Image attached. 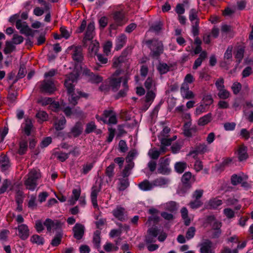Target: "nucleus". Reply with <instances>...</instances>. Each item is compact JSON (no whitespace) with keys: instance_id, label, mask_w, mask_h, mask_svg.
<instances>
[{"instance_id":"1","label":"nucleus","mask_w":253,"mask_h":253,"mask_svg":"<svg viewBox=\"0 0 253 253\" xmlns=\"http://www.w3.org/2000/svg\"><path fill=\"white\" fill-rule=\"evenodd\" d=\"M77 77L73 74H70L65 81L64 85L67 90L68 94L70 96L69 97L70 103L75 106L78 103V100L81 97L86 98L88 95L86 93H83L81 91H77L78 95L74 92V83L77 81Z\"/></svg>"},{"instance_id":"2","label":"nucleus","mask_w":253,"mask_h":253,"mask_svg":"<svg viewBox=\"0 0 253 253\" xmlns=\"http://www.w3.org/2000/svg\"><path fill=\"white\" fill-rule=\"evenodd\" d=\"M41 176L39 170L36 169L31 170L24 177V184L26 189L34 191L38 185V180L41 178Z\"/></svg>"},{"instance_id":"3","label":"nucleus","mask_w":253,"mask_h":253,"mask_svg":"<svg viewBox=\"0 0 253 253\" xmlns=\"http://www.w3.org/2000/svg\"><path fill=\"white\" fill-rule=\"evenodd\" d=\"M146 43L151 50L150 55L152 58L158 59L163 53L164 46L162 42L154 40L147 41Z\"/></svg>"},{"instance_id":"4","label":"nucleus","mask_w":253,"mask_h":253,"mask_svg":"<svg viewBox=\"0 0 253 253\" xmlns=\"http://www.w3.org/2000/svg\"><path fill=\"white\" fill-rule=\"evenodd\" d=\"M114 24L111 25L112 29H116L118 27L125 25L128 21V18L124 10H116L112 13Z\"/></svg>"},{"instance_id":"5","label":"nucleus","mask_w":253,"mask_h":253,"mask_svg":"<svg viewBox=\"0 0 253 253\" xmlns=\"http://www.w3.org/2000/svg\"><path fill=\"white\" fill-rule=\"evenodd\" d=\"M121 72V70L117 69L108 79L109 85L114 92L118 90L120 87L122 77H118L120 76Z\"/></svg>"},{"instance_id":"6","label":"nucleus","mask_w":253,"mask_h":253,"mask_svg":"<svg viewBox=\"0 0 253 253\" xmlns=\"http://www.w3.org/2000/svg\"><path fill=\"white\" fill-rule=\"evenodd\" d=\"M170 159L169 158L165 157L161 158L159 164L157 172L162 174H168L170 172L169 163Z\"/></svg>"},{"instance_id":"7","label":"nucleus","mask_w":253,"mask_h":253,"mask_svg":"<svg viewBox=\"0 0 253 253\" xmlns=\"http://www.w3.org/2000/svg\"><path fill=\"white\" fill-rule=\"evenodd\" d=\"M95 26L93 22L89 23L87 26L86 30L84 34L82 42L84 46L87 45V42L93 39L95 35Z\"/></svg>"},{"instance_id":"8","label":"nucleus","mask_w":253,"mask_h":253,"mask_svg":"<svg viewBox=\"0 0 253 253\" xmlns=\"http://www.w3.org/2000/svg\"><path fill=\"white\" fill-rule=\"evenodd\" d=\"M159 233L160 228L157 226H155L149 228L145 237V242L146 244L155 243Z\"/></svg>"},{"instance_id":"9","label":"nucleus","mask_w":253,"mask_h":253,"mask_svg":"<svg viewBox=\"0 0 253 253\" xmlns=\"http://www.w3.org/2000/svg\"><path fill=\"white\" fill-rule=\"evenodd\" d=\"M44 225L46 227L48 232H50L52 230H61L62 224L58 220H52L50 218H46L43 222Z\"/></svg>"},{"instance_id":"10","label":"nucleus","mask_w":253,"mask_h":253,"mask_svg":"<svg viewBox=\"0 0 253 253\" xmlns=\"http://www.w3.org/2000/svg\"><path fill=\"white\" fill-rule=\"evenodd\" d=\"M40 89L42 92L52 94L56 90V87L52 81L44 80L41 83Z\"/></svg>"},{"instance_id":"11","label":"nucleus","mask_w":253,"mask_h":253,"mask_svg":"<svg viewBox=\"0 0 253 253\" xmlns=\"http://www.w3.org/2000/svg\"><path fill=\"white\" fill-rule=\"evenodd\" d=\"M69 49L72 50V57L73 59L77 62H81L83 60V48L80 45L71 46Z\"/></svg>"},{"instance_id":"12","label":"nucleus","mask_w":253,"mask_h":253,"mask_svg":"<svg viewBox=\"0 0 253 253\" xmlns=\"http://www.w3.org/2000/svg\"><path fill=\"white\" fill-rule=\"evenodd\" d=\"M180 92L183 99H192L195 96L194 92L190 90L189 85L186 83L182 84L180 88Z\"/></svg>"},{"instance_id":"13","label":"nucleus","mask_w":253,"mask_h":253,"mask_svg":"<svg viewBox=\"0 0 253 253\" xmlns=\"http://www.w3.org/2000/svg\"><path fill=\"white\" fill-rule=\"evenodd\" d=\"M209 151L208 146L205 143H200L194 148V149L191 150L188 154L189 156H192L195 158L199 154H203Z\"/></svg>"},{"instance_id":"14","label":"nucleus","mask_w":253,"mask_h":253,"mask_svg":"<svg viewBox=\"0 0 253 253\" xmlns=\"http://www.w3.org/2000/svg\"><path fill=\"white\" fill-rule=\"evenodd\" d=\"M18 231V236L22 240L27 239L30 235V230L25 224H21L15 228Z\"/></svg>"},{"instance_id":"15","label":"nucleus","mask_w":253,"mask_h":253,"mask_svg":"<svg viewBox=\"0 0 253 253\" xmlns=\"http://www.w3.org/2000/svg\"><path fill=\"white\" fill-rule=\"evenodd\" d=\"M126 213L125 209L121 206H117L112 211L113 216L121 221H124L126 219Z\"/></svg>"},{"instance_id":"16","label":"nucleus","mask_w":253,"mask_h":253,"mask_svg":"<svg viewBox=\"0 0 253 253\" xmlns=\"http://www.w3.org/2000/svg\"><path fill=\"white\" fill-rule=\"evenodd\" d=\"M199 246L200 253H214L212 243L210 240H204L199 245Z\"/></svg>"},{"instance_id":"17","label":"nucleus","mask_w":253,"mask_h":253,"mask_svg":"<svg viewBox=\"0 0 253 253\" xmlns=\"http://www.w3.org/2000/svg\"><path fill=\"white\" fill-rule=\"evenodd\" d=\"M101 190V187L94 185L91 188L90 194V199L92 205L94 209H99V206L97 203V198L98 193Z\"/></svg>"},{"instance_id":"18","label":"nucleus","mask_w":253,"mask_h":253,"mask_svg":"<svg viewBox=\"0 0 253 253\" xmlns=\"http://www.w3.org/2000/svg\"><path fill=\"white\" fill-rule=\"evenodd\" d=\"M156 93L153 90L148 91L145 97V104L143 106L142 110L146 111L150 106L156 97Z\"/></svg>"},{"instance_id":"19","label":"nucleus","mask_w":253,"mask_h":253,"mask_svg":"<svg viewBox=\"0 0 253 253\" xmlns=\"http://www.w3.org/2000/svg\"><path fill=\"white\" fill-rule=\"evenodd\" d=\"M74 237L77 240L81 239L84 232V227L80 223H76L73 228Z\"/></svg>"},{"instance_id":"20","label":"nucleus","mask_w":253,"mask_h":253,"mask_svg":"<svg viewBox=\"0 0 253 253\" xmlns=\"http://www.w3.org/2000/svg\"><path fill=\"white\" fill-rule=\"evenodd\" d=\"M103 116L105 118V120L109 118L108 121L107 122L108 124L115 125L117 123V118L116 113L112 110H104L103 112Z\"/></svg>"},{"instance_id":"21","label":"nucleus","mask_w":253,"mask_h":253,"mask_svg":"<svg viewBox=\"0 0 253 253\" xmlns=\"http://www.w3.org/2000/svg\"><path fill=\"white\" fill-rule=\"evenodd\" d=\"M84 73L89 77V80L92 83L98 84L103 81V78L98 75H95L88 69L84 70Z\"/></svg>"},{"instance_id":"22","label":"nucleus","mask_w":253,"mask_h":253,"mask_svg":"<svg viewBox=\"0 0 253 253\" xmlns=\"http://www.w3.org/2000/svg\"><path fill=\"white\" fill-rule=\"evenodd\" d=\"M127 37L124 34H122L116 38V47L117 50L121 49L126 44Z\"/></svg>"},{"instance_id":"23","label":"nucleus","mask_w":253,"mask_h":253,"mask_svg":"<svg viewBox=\"0 0 253 253\" xmlns=\"http://www.w3.org/2000/svg\"><path fill=\"white\" fill-rule=\"evenodd\" d=\"M237 154L240 161L246 160L248 157L247 147L244 145L240 146L237 151Z\"/></svg>"},{"instance_id":"24","label":"nucleus","mask_w":253,"mask_h":253,"mask_svg":"<svg viewBox=\"0 0 253 253\" xmlns=\"http://www.w3.org/2000/svg\"><path fill=\"white\" fill-rule=\"evenodd\" d=\"M16 28L19 30L21 33L26 34L27 31H30V29L26 25V22H22L21 20H17L15 24Z\"/></svg>"},{"instance_id":"25","label":"nucleus","mask_w":253,"mask_h":253,"mask_svg":"<svg viewBox=\"0 0 253 253\" xmlns=\"http://www.w3.org/2000/svg\"><path fill=\"white\" fill-rule=\"evenodd\" d=\"M138 187L142 191H149L154 188L153 183L145 179L138 184Z\"/></svg>"},{"instance_id":"26","label":"nucleus","mask_w":253,"mask_h":253,"mask_svg":"<svg viewBox=\"0 0 253 253\" xmlns=\"http://www.w3.org/2000/svg\"><path fill=\"white\" fill-rule=\"evenodd\" d=\"M157 212L158 210L155 208H152L149 210V213L152 214L153 215L149 217L146 224L148 225V226H150L152 221H153L154 223H157L159 221V217L154 215Z\"/></svg>"},{"instance_id":"27","label":"nucleus","mask_w":253,"mask_h":253,"mask_svg":"<svg viewBox=\"0 0 253 253\" xmlns=\"http://www.w3.org/2000/svg\"><path fill=\"white\" fill-rule=\"evenodd\" d=\"M212 119V114L209 113L199 118L198 125L200 126H204L209 123Z\"/></svg>"},{"instance_id":"28","label":"nucleus","mask_w":253,"mask_h":253,"mask_svg":"<svg viewBox=\"0 0 253 253\" xmlns=\"http://www.w3.org/2000/svg\"><path fill=\"white\" fill-rule=\"evenodd\" d=\"M0 166L2 171L7 170L10 167V163L8 158L5 155L0 157Z\"/></svg>"},{"instance_id":"29","label":"nucleus","mask_w":253,"mask_h":253,"mask_svg":"<svg viewBox=\"0 0 253 253\" xmlns=\"http://www.w3.org/2000/svg\"><path fill=\"white\" fill-rule=\"evenodd\" d=\"M222 204V200L218 199L217 198H214L212 199H211L209 201L208 204L206 205V207L208 209H215Z\"/></svg>"},{"instance_id":"30","label":"nucleus","mask_w":253,"mask_h":253,"mask_svg":"<svg viewBox=\"0 0 253 253\" xmlns=\"http://www.w3.org/2000/svg\"><path fill=\"white\" fill-rule=\"evenodd\" d=\"M207 53L205 51H203L201 52L199 57L195 61L193 66V69L194 70L197 69L200 67L203 61L207 57Z\"/></svg>"},{"instance_id":"31","label":"nucleus","mask_w":253,"mask_h":253,"mask_svg":"<svg viewBox=\"0 0 253 253\" xmlns=\"http://www.w3.org/2000/svg\"><path fill=\"white\" fill-rule=\"evenodd\" d=\"M191 177L192 174L190 172H186L182 175L181 178V181L185 187L190 188L191 187L190 180L191 178Z\"/></svg>"},{"instance_id":"32","label":"nucleus","mask_w":253,"mask_h":253,"mask_svg":"<svg viewBox=\"0 0 253 253\" xmlns=\"http://www.w3.org/2000/svg\"><path fill=\"white\" fill-rule=\"evenodd\" d=\"M144 86L148 91H151V89L156 90V83L152 77H148L144 83Z\"/></svg>"},{"instance_id":"33","label":"nucleus","mask_w":253,"mask_h":253,"mask_svg":"<svg viewBox=\"0 0 253 253\" xmlns=\"http://www.w3.org/2000/svg\"><path fill=\"white\" fill-rule=\"evenodd\" d=\"M33 127L32 121L30 119H26L24 124L23 131L27 135L29 136L31 134Z\"/></svg>"},{"instance_id":"34","label":"nucleus","mask_w":253,"mask_h":253,"mask_svg":"<svg viewBox=\"0 0 253 253\" xmlns=\"http://www.w3.org/2000/svg\"><path fill=\"white\" fill-rule=\"evenodd\" d=\"M63 236V233L62 231H58L55 237L51 242V245L53 247L58 246L61 242V239Z\"/></svg>"},{"instance_id":"35","label":"nucleus","mask_w":253,"mask_h":253,"mask_svg":"<svg viewBox=\"0 0 253 253\" xmlns=\"http://www.w3.org/2000/svg\"><path fill=\"white\" fill-rule=\"evenodd\" d=\"M245 52V47L244 46H238L235 53V58L237 60L238 63H240L242 60Z\"/></svg>"},{"instance_id":"36","label":"nucleus","mask_w":253,"mask_h":253,"mask_svg":"<svg viewBox=\"0 0 253 253\" xmlns=\"http://www.w3.org/2000/svg\"><path fill=\"white\" fill-rule=\"evenodd\" d=\"M30 241L33 244H36L38 245H43L44 243V238L38 235H33Z\"/></svg>"},{"instance_id":"37","label":"nucleus","mask_w":253,"mask_h":253,"mask_svg":"<svg viewBox=\"0 0 253 253\" xmlns=\"http://www.w3.org/2000/svg\"><path fill=\"white\" fill-rule=\"evenodd\" d=\"M181 216L184 221L185 225L188 226L190 223V219L188 217V212L187 209L185 207H183L180 211Z\"/></svg>"},{"instance_id":"38","label":"nucleus","mask_w":253,"mask_h":253,"mask_svg":"<svg viewBox=\"0 0 253 253\" xmlns=\"http://www.w3.org/2000/svg\"><path fill=\"white\" fill-rule=\"evenodd\" d=\"M66 121L64 116H62L60 119L57 120L54 123V127L56 130H60L64 128Z\"/></svg>"},{"instance_id":"39","label":"nucleus","mask_w":253,"mask_h":253,"mask_svg":"<svg viewBox=\"0 0 253 253\" xmlns=\"http://www.w3.org/2000/svg\"><path fill=\"white\" fill-rule=\"evenodd\" d=\"M88 50L92 54H96L99 47V43L96 41H91Z\"/></svg>"},{"instance_id":"40","label":"nucleus","mask_w":253,"mask_h":253,"mask_svg":"<svg viewBox=\"0 0 253 253\" xmlns=\"http://www.w3.org/2000/svg\"><path fill=\"white\" fill-rule=\"evenodd\" d=\"M61 109L64 112L66 116H70L73 113L78 116H80L82 114L83 112L82 111L79 110L77 111L76 110L74 112H72L71 108L68 106L66 107H61Z\"/></svg>"},{"instance_id":"41","label":"nucleus","mask_w":253,"mask_h":253,"mask_svg":"<svg viewBox=\"0 0 253 253\" xmlns=\"http://www.w3.org/2000/svg\"><path fill=\"white\" fill-rule=\"evenodd\" d=\"M187 167V164L184 162H179L175 163L174 168L175 171L179 173H182Z\"/></svg>"},{"instance_id":"42","label":"nucleus","mask_w":253,"mask_h":253,"mask_svg":"<svg viewBox=\"0 0 253 253\" xmlns=\"http://www.w3.org/2000/svg\"><path fill=\"white\" fill-rule=\"evenodd\" d=\"M100 232L96 231L93 234V243L95 248L98 249L100 248Z\"/></svg>"},{"instance_id":"43","label":"nucleus","mask_w":253,"mask_h":253,"mask_svg":"<svg viewBox=\"0 0 253 253\" xmlns=\"http://www.w3.org/2000/svg\"><path fill=\"white\" fill-rule=\"evenodd\" d=\"M169 180L164 177L157 178L153 181L154 187L155 186H164L167 184Z\"/></svg>"},{"instance_id":"44","label":"nucleus","mask_w":253,"mask_h":253,"mask_svg":"<svg viewBox=\"0 0 253 253\" xmlns=\"http://www.w3.org/2000/svg\"><path fill=\"white\" fill-rule=\"evenodd\" d=\"M189 19L191 23H194L197 21L199 22V18L198 17V11L196 9H191L189 12Z\"/></svg>"},{"instance_id":"45","label":"nucleus","mask_w":253,"mask_h":253,"mask_svg":"<svg viewBox=\"0 0 253 253\" xmlns=\"http://www.w3.org/2000/svg\"><path fill=\"white\" fill-rule=\"evenodd\" d=\"M128 164L125 166L122 172V175L124 177H127L130 173L131 169L134 167L133 162H127Z\"/></svg>"},{"instance_id":"46","label":"nucleus","mask_w":253,"mask_h":253,"mask_svg":"<svg viewBox=\"0 0 253 253\" xmlns=\"http://www.w3.org/2000/svg\"><path fill=\"white\" fill-rule=\"evenodd\" d=\"M125 60V58L123 56L114 57L113 60V67L115 68L119 67L122 63L124 62Z\"/></svg>"},{"instance_id":"47","label":"nucleus","mask_w":253,"mask_h":253,"mask_svg":"<svg viewBox=\"0 0 253 253\" xmlns=\"http://www.w3.org/2000/svg\"><path fill=\"white\" fill-rule=\"evenodd\" d=\"M129 185V182L127 178L120 179L118 189L119 191H124Z\"/></svg>"},{"instance_id":"48","label":"nucleus","mask_w":253,"mask_h":253,"mask_svg":"<svg viewBox=\"0 0 253 253\" xmlns=\"http://www.w3.org/2000/svg\"><path fill=\"white\" fill-rule=\"evenodd\" d=\"M189 1L188 0H184L183 1V3L182 4H177L175 7V12L176 13L179 15H181L185 12V9L184 8V4H188Z\"/></svg>"},{"instance_id":"49","label":"nucleus","mask_w":253,"mask_h":253,"mask_svg":"<svg viewBox=\"0 0 253 253\" xmlns=\"http://www.w3.org/2000/svg\"><path fill=\"white\" fill-rule=\"evenodd\" d=\"M115 167V165L114 163H112L106 169L105 174L110 178H112L114 175Z\"/></svg>"},{"instance_id":"50","label":"nucleus","mask_w":253,"mask_h":253,"mask_svg":"<svg viewBox=\"0 0 253 253\" xmlns=\"http://www.w3.org/2000/svg\"><path fill=\"white\" fill-rule=\"evenodd\" d=\"M70 153H66L61 152H55V156L58 160L61 162L65 161L69 157Z\"/></svg>"},{"instance_id":"51","label":"nucleus","mask_w":253,"mask_h":253,"mask_svg":"<svg viewBox=\"0 0 253 253\" xmlns=\"http://www.w3.org/2000/svg\"><path fill=\"white\" fill-rule=\"evenodd\" d=\"M81 191L80 189H74L72 192V201H73V202H71L72 204H74L76 201H77L81 197Z\"/></svg>"},{"instance_id":"52","label":"nucleus","mask_w":253,"mask_h":253,"mask_svg":"<svg viewBox=\"0 0 253 253\" xmlns=\"http://www.w3.org/2000/svg\"><path fill=\"white\" fill-rule=\"evenodd\" d=\"M158 70L161 74H164L169 71V66L166 63H160L158 67Z\"/></svg>"},{"instance_id":"53","label":"nucleus","mask_w":253,"mask_h":253,"mask_svg":"<svg viewBox=\"0 0 253 253\" xmlns=\"http://www.w3.org/2000/svg\"><path fill=\"white\" fill-rule=\"evenodd\" d=\"M242 88V84L239 82H234L232 86L231 89L233 93L235 95L238 94L241 91Z\"/></svg>"},{"instance_id":"54","label":"nucleus","mask_w":253,"mask_h":253,"mask_svg":"<svg viewBox=\"0 0 253 253\" xmlns=\"http://www.w3.org/2000/svg\"><path fill=\"white\" fill-rule=\"evenodd\" d=\"M112 47V42L111 41H107L105 43L103 46V51L106 56L110 54Z\"/></svg>"},{"instance_id":"55","label":"nucleus","mask_w":253,"mask_h":253,"mask_svg":"<svg viewBox=\"0 0 253 253\" xmlns=\"http://www.w3.org/2000/svg\"><path fill=\"white\" fill-rule=\"evenodd\" d=\"M207 106L205 104H201L198 106L195 110V114L197 116H199L203 113L207 111Z\"/></svg>"},{"instance_id":"56","label":"nucleus","mask_w":253,"mask_h":253,"mask_svg":"<svg viewBox=\"0 0 253 253\" xmlns=\"http://www.w3.org/2000/svg\"><path fill=\"white\" fill-rule=\"evenodd\" d=\"M192 23L191 32L194 36H197L199 33V22L196 21Z\"/></svg>"},{"instance_id":"57","label":"nucleus","mask_w":253,"mask_h":253,"mask_svg":"<svg viewBox=\"0 0 253 253\" xmlns=\"http://www.w3.org/2000/svg\"><path fill=\"white\" fill-rule=\"evenodd\" d=\"M24 192L20 190H18L16 192L15 201L17 204H22L24 199Z\"/></svg>"},{"instance_id":"58","label":"nucleus","mask_w":253,"mask_h":253,"mask_svg":"<svg viewBox=\"0 0 253 253\" xmlns=\"http://www.w3.org/2000/svg\"><path fill=\"white\" fill-rule=\"evenodd\" d=\"M230 95L229 91L224 88L218 91V96L221 99H227L230 96Z\"/></svg>"},{"instance_id":"59","label":"nucleus","mask_w":253,"mask_h":253,"mask_svg":"<svg viewBox=\"0 0 253 253\" xmlns=\"http://www.w3.org/2000/svg\"><path fill=\"white\" fill-rule=\"evenodd\" d=\"M165 209L169 211H174L177 209L176 204L173 201L169 202L166 204Z\"/></svg>"},{"instance_id":"60","label":"nucleus","mask_w":253,"mask_h":253,"mask_svg":"<svg viewBox=\"0 0 253 253\" xmlns=\"http://www.w3.org/2000/svg\"><path fill=\"white\" fill-rule=\"evenodd\" d=\"M83 128L78 124H77L72 129V132L75 136H78L81 134Z\"/></svg>"},{"instance_id":"61","label":"nucleus","mask_w":253,"mask_h":253,"mask_svg":"<svg viewBox=\"0 0 253 253\" xmlns=\"http://www.w3.org/2000/svg\"><path fill=\"white\" fill-rule=\"evenodd\" d=\"M48 114L46 112L43 111H39L36 114V117L42 122L46 121L48 119Z\"/></svg>"},{"instance_id":"62","label":"nucleus","mask_w":253,"mask_h":253,"mask_svg":"<svg viewBox=\"0 0 253 253\" xmlns=\"http://www.w3.org/2000/svg\"><path fill=\"white\" fill-rule=\"evenodd\" d=\"M37 205L36 203V196L32 195L30 197V199L28 202V206L31 209H34L37 207Z\"/></svg>"},{"instance_id":"63","label":"nucleus","mask_w":253,"mask_h":253,"mask_svg":"<svg viewBox=\"0 0 253 253\" xmlns=\"http://www.w3.org/2000/svg\"><path fill=\"white\" fill-rule=\"evenodd\" d=\"M27 150V142L26 141H22L20 143V147L18 150V153L22 155L24 154Z\"/></svg>"},{"instance_id":"64","label":"nucleus","mask_w":253,"mask_h":253,"mask_svg":"<svg viewBox=\"0 0 253 253\" xmlns=\"http://www.w3.org/2000/svg\"><path fill=\"white\" fill-rule=\"evenodd\" d=\"M196 229L194 227H190L188 229L186 233V238L187 240L193 238L195 234Z\"/></svg>"}]
</instances>
